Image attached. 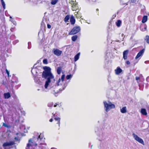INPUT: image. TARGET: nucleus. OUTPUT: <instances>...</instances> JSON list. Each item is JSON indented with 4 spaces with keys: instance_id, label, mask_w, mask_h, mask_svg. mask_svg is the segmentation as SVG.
Returning <instances> with one entry per match:
<instances>
[{
    "instance_id": "nucleus-1",
    "label": "nucleus",
    "mask_w": 149,
    "mask_h": 149,
    "mask_svg": "<svg viewBox=\"0 0 149 149\" xmlns=\"http://www.w3.org/2000/svg\"><path fill=\"white\" fill-rule=\"evenodd\" d=\"M65 76V74H63L61 78H59L55 82L54 77L51 72L50 68L49 67H46V69L42 73V77L47 79L45 85V88H47L49 83L53 80L54 81V86L50 88V91L55 96H58V93L64 90L68 85V83L64 80Z\"/></svg>"
},
{
    "instance_id": "nucleus-2",
    "label": "nucleus",
    "mask_w": 149,
    "mask_h": 149,
    "mask_svg": "<svg viewBox=\"0 0 149 149\" xmlns=\"http://www.w3.org/2000/svg\"><path fill=\"white\" fill-rule=\"evenodd\" d=\"M43 136L42 134H38V136L34 137L32 140L31 139L29 140L28 143L27 145L26 149H32L36 146L38 144L39 145V149H45L46 144L43 143L44 142Z\"/></svg>"
},
{
    "instance_id": "nucleus-3",
    "label": "nucleus",
    "mask_w": 149,
    "mask_h": 149,
    "mask_svg": "<svg viewBox=\"0 0 149 149\" xmlns=\"http://www.w3.org/2000/svg\"><path fill=\"white\" fill-rule=\"evenodd\" d=\"M34 66H33L31 71V72L33 76L34 81L36 83L39 84H41L42 82L40 81L41 78V77H39L38 76L37 71L38 70L36 68H34Z\"/></svg>"
},
{
    "instance_id": "nucleus-4",
    "label": "nucleus",
    "mask_w": 149,
    "mask_h": 149,
    "mask_svg": "<svg viewBox=\"0 0 149 149\" xmlns=\"http://www.w3.org/2000/svg\"><path fill=\"white\" fill-rule=\"evenodd\" d=\"M104 108L106 112L107 113L109 110L115 108V105L112 103L111 102L109 101H104Z\"/></svg>"
},
{
    "instance_id": "nucleus-5",
    "label": "nucleus",
    "mask_w": 149,
    "mask_h": 149,
    "mask_svg": "<svg viewBox=\"0 0 149 149\" xmlns=\"http://www.w3.org/2000/svg\"><path fill=\"white\" fill-rule=\"evenodd\" d=\"M80 30V28L79 26L74 27L69 32V35H74L78 33Z\"/></svg>"
},
{
    "instance_id": "nucleus-6",
    "label": "nucleus",
    "mask_w": 149,
    "mask_h": 149,
    "mask_svg": "<svg viewBox=\"0 0 149 149\" xmlns=\"http://www.w3.org/2000/svg\"><path fill=\"white\" fill-rule=\"evenodd\" d=\"M132 136L135 140L136 141L143 145H144V141L142 139L139 137L137 135L134 133L132 134Z\"/></svg>"
},
{
    "instance_id": "nucleus-7",
    "label": "nucleus",
    "mask_w": 149,
    "mask_h": 149,
    "mask_svg": "<svg viewBox=\"0 0 149 149\" xmlns=\"http://www.w3.org/2000/svg\"><path fill=\"white\" fill-rule=\"evenodd\" d=\"M53 52L55 55L57 56H60L62 54V51L59 50L58 49H54L53 50Z\"/></svg>"
},
{
    "instance_id": "nucleus-8",
    "label": "nucleus",
    "mask_w": 149,
    "mask_h": 149,
    "mask_svg": "<svg viewBox=\"0 0 149 149\" xmlns=\"http://www.w3.org/2000/svg\"><path fill=\"white\" fill-rule=\"evenodd\" d=\"M14 144V143L13 141L7 142L4 143L3 144V147H5L7 146L13 145Z\"/></svg>"
},
{
    "instance_id": "nucleus-9",
    "label": "nucleus",
    "mask_w": 149,
    "mask_h": 149,
    "mask_svg": "<svg viewBox=\"0 0 149 149\" xmlns=\"http://www.w3.org/2000/svg\"><path fill=\"white\" fill-rule=\"evenodd\" d=\"M144 52V49H143L141 50L137 54V55L135 57L136 59H137L138 58H139L140 56H142V54Z\"/></svg>"
},
{
    "instance_id": "nucleus-10",
    "label": "nucleus",
    "mask_w": 149,
    "mask_h": 149,
    "mask_svg": "<svg viewBox=\"0 0 149 149\" xmlns=\"http://www.w3.org/2000/svg\"><path fill=\"white\" fill-rule=\"evenodd\" d=\"M128 50H127L124 51L123 53V58L124 60H126L127 58V55L128 53Z\"/></svg>"
},
{
    "instance_id": "nucleus-11",
    "label": "nucleus",
    "mask_w": 149,
    "mask_h": 149,
    "mask_svg": "<svg viewBox=\"0 0 149 149\" xmlns=\"http://www.w3.org/2000/svg\"><path fill=\"white\" fill-rule=\"evenodd\" d=\"M70 0V2H71L73 3H71L72 5V10H75L77 8V4L73 3V2H74V0Z\"/></svg>"
},
{
    "instance_id": "nucleus-12",
    "label": "nucleus",
    "mask_w": 149,
    "mask_h": 149,
    "mask_svg": "<svg viewBox=\"0 0 149 149\" xmlns=\"http://www.w3.org/2000/svg\"><path fill=\"white\" fill-rule=\"evenodd\" d=\"M116 74H119L122 72V70L119 67H118L115 70Z\"/></svg>"
},
{
    "instance_id": "nucleus-13",
    "label": "nucleus",
    "mask_w": 149,
    "mask_h": 149,
    "mask_svg": "<svg viewBox=\"0 0 149 149\" xmlns=\"http://www.w3.org/2000/svg\"><path fill=\"white\" fill-rule=\"evenodd\" d=\"M54 119L56 121H58V123H57L59 124V126H60V118L58 117L57 116L54 115Z\"/></svg>"
},
{
    "instance_id": "nucleus-14",
    "label": "nucleus",
    "mask_w": 149,
    "mask_h": 149,
    "mask_svg": "<svg viewBox=\"0 0 149 149\" xmlns=\"http://www.w3.org/2000/svg\"><path fill=\"white\" fill-rule=\"evenodd\" d=\"M3 96L5 99H8L11 96L9 92L4 93L3 94Z\"/></svg>"
},
{
    "instance_id": "nucleus-15",
    "label": "nucleus",
    "mask_w": 149,
    "mask_h": 149,
    "mask_svg": "<svg viewBox=\"0 0 149 149\" xmlns=\"http://www.w3.org/2000/svg\"><path fill=\"white\" fill-rule=\"evenodd\" d=\"M120 111L121 113H125L127 112V109L126 107H124L121 108Z\"/></svg>"
},
{
    "instance_id": "nucleus-16",
    "label": "nucleus",
    "mask_w": 149,
    "mask_h": 149,
    "mask_svg": "<svg viewBox=\"0 0 149 149\" xmlns=\"http://www.w3.org/2000/svg\"><path fill=\"white\" fill-rule=\"evenodd\" d=\"M141 112L143 115L146 116L147 114L146 109L144 108L141 109Z\"/></svg>"
},
{
    "instance_id": "nucleus-17",
    "label": "nucleus",
    "mask_w": 149,
    "mask_h": 149,
    "mask_svg": "<svg viewBox=\"0 0 149 149\" xmlns=\"http://www.w3.org/2000/svg\"><path fill=\"white\" fill-rule=\"evenodd\" d=\"M80 55V53H79L77 54H76L74 57V61H77L79 58V56Z\"/></svg>"
},
{
    "instance_id": "nucleus-18",
    "label": "nucleus",
    "mask_w": 149,
    "mask_h": 149,
    "mask_svg": "<svg viewBox=\"0 0 149 149\" xmlns=\"http://www.w3.org/2000/svg\"><path fill=\"white\" fill-rule=\"evenodd\" d=\"M148 17L147 16H144L142 19V22L143 23H145L147 20Z\"/></svg>"
},
{
    "instance_id": "nucleus-19",
    "label": "nucleus",
    "mask_w": 149,
    "mask_h": 149,
    "mask_svg": "<svg viewBox=\"0 0 149 149\" xmlns=\"http://www.w3.org/2000/svg\"><path fill=\"white\" fill-rule=\"evenodd\" d=\"M70 21L72 24H74L75 23V19L73 17L71 16L70 19Z\"/></svg>"
},
{
    "instance_id": "nucleus-20",
    "label": "nucleus",
    "mask_w": 149,
    "mask_h": 149,
    "mask_svg": "<svg viewBox=\"0 0 149 149\" xmlns=\"http://www.w3.org/2000/svg\"><path fill=\"white\" fill-rule=\"evenodd\" d=\"M62 70V68L61 67H58L57 69V72L58 74H60Z\"/></svg>"
},
{
    "instance_id": "nucleus-21",
    "label": "nucleus",
    "mask_w": 149,
    "mask_h": 149,
    "mask_svg": "<svg viewBox=\"0 0 149 149\" xmlns=\"http://www.w3.org/2000/svg\"><path fill=\"white\" fill-rule=\"evenodd\" d=\"M58 1V0H52L51 3L52 5H54L56 4Z\"/></svg>"
},
{
    "instance_id": "nucleus-22",
    "label": "nucleus",
    "mask_w": 149,
    "mask_h": 149,
    "mask_svg": "<svg viewBox=\"0 0 149 149\" xmlns=\"http://www.w3.org/2000/svg\"><path fill=\"white\" fill-rule=\"evenodd\" d=\"M77 35L73 36L72 37V40L73 41H75L77 38Z\"/></svg>"
},
{
    "instance_id": "nucleus-23",
    "label": "nucleus",
    "mask_w": 149,
    "mask_h": 149,
    "mask_svg": "<svg viewBox=\"0 0 149 149\" xmlns=\"http://www.w3.org/2000/svg\"><path fill=\"white\" fill-rule=\"evenodd\" d=\"M70 18V16L69 15H67L65 18H64V21L65 22H68V20Z\"/></svg>"
},
{
    "instance_id": "nucleus-24",
    "label": "nucleus",
    "mask_w": 149,
    "mask_h": 149,
    "mask_svg": "<svg viewBox=\"0 0 149 149\" xmlns=\"http://www.w3.org/2000/svg\"><path fill=\"white\" fill-rule=\"evenodd\" d=\"M145 40L146 41V42L147 43L149 44V36L148 35H146V36L145 38Z\"/></svg>"
},
{
    "instance_id": "nucleus-25",
    "label": "nucleus",
    "mask_w": 149,
    "mask_h": 149,
    "mask_svg": "<svg viewBox=\"0 0 149 149\" xmlns=\"http://www.w3.org/2000/svg\"><path fill=\"white\" fill-rule=\"evenodd\" d=\"M147 26L146 24H145L144 26V29L142 28V27H140L141 30L142 31H145L147 30Z\"/></svg>"
},
{
    "instance_id": "nucleus-26",
    "label": "nucleus",
    "mask_w": 149,
    "mask_h": 149,
    "mask_svg": "<svg viewBox=\"0 0 149 149\" xmlns=\"http://www.w3.org/2000/svg\"><path fill=\"white\" fill-rule=\"evenodd\" d=\"M121 23V21L120 20H118L116 22V24L117 26L119 27L120 26Z\"/></svg>"
},
{
    "instance_id": "nucleus-27",
    "label": "nucleus",
    "mask_w": 149,
    "mask_h": 149,
    "mask_svg": "<svg viewBox=\"0 0 149 149\" xmlns=\"http://www.w3.org/2000/svg\"><path fill=\"white\" fill-rule=\"evenodd\" d=\"M1 3L3 7V9H5L6 8V7H5L6 5H5L4 2V1L3 0H1Z\"/></svg>"
},
{
    "instance_id": "nucleus-28",
    "label": "nucleus",
    "mask_w": 149,
    "mask_h": 149,
    "mask_svg": "<svg viewBox=\"0 0 149 149\" xmlns=\"http://www.w3.org/2000/svg\"><path fill=\"white\" fill-rule=\"evenodd\" d=\"M72 75L71 74L67 75L66 77V78L67 79H69L71 78H72Z\"/></svg>"
},
{
    "instance_id": "nucleus-29",
    "label": "nucleus",
    "mask_w": 149,
    "mask_h": 149,
    "mask_svg": "<svg viewBox=\"0 0 149 149\" xmlns=\"http://www.w3.org/2000/svg\"><path fill=\"white\" fill-rule=\"evenodd\" d=\"M53 105V103L52 102L49 103L48 104V106L49 107H52Z\"/></svg>"
},
{
    "instance_id": "nucleus-30",
    "label": "nucleus",
    "mask_w": 149,
    "mask_h": 149,
    "mask_svg": "<svg viewBox=\"0 0 149 149\" xmlns=\"http://www.w3.org/2000/svg\"><path fill=\"white\" fill-rule=\"evenodd\" d=\"M43 62L44 64H47L48 63L47 60L46 59H44L43 60Z\"/></svg>"
},
{
    "instance_id": "nucleus-31",
    "label": "nucleus",
    "mask_w": 149,
    "mask_h": 149,
    "mask_svg": "<svg viewBox=\"0 0 149 149\" xmlns=\"http://www.w3.org/2000/svg\"><path fill=\"white\" fill-rule=\"evenodd\" d=\"M3 125L7 128H9L10 127V125H7L6 124L4 123H3Z\"/></svg>"
},
{
    "instance_id": "nucleus-32",
    "label": "nucleus",
    "mask_w": 149,
    "mask_h": 149,
    "mask_svg": "<svg viewBox=\"0 0 149 149\" xmlns=\"http://www.w3.org/2000/svg\"><path fill=\"white\" fill-rule=\"evenodd\" d=\"M28 48L29 49L31 47V43L30 42H29L28 43Z\"/></svg>"
},
{
    "instance_id": "nucleus-33",
    "label": "nucleus",
    "mask_w": 149,
    "mask_h": 149,
    "mask_svg": "<svg viewBox=\"0 0 149 149\" xmlns=\"http://www.w3.org/2000/svg\"><path fill=\"white\" fill-rule=\"evenodd\" d=\"M136 80L137 81V82L138 83L139 81L140 80V77H136L135 78Z\"/></svg>"
},
{
    "instance_id": "nucleus-34",
    "label": "nucleus",
    "mask_w": 149,
    "mask_h": 149,
    "mask_svg": "<svg viewBox=\"0 0 149 149\" xmlns=\"http://www.w3.org/2000/svg\"><path fill=\"white\" fill-rule=\"evenodd\" d=\"M6 73H7V75H8V76L9 77V71L7 70V69H6Z\"/></svg>"
},
{
    "instance_id": "nucleus-35",
    "label": "nucleus",
    "mask_w": 149,
    "mask_h": 149,
    "mask_svg": "<svg viewBox=\"0 0 149 149\" xmlns=\"http://www.w3.org/2000/svg\"><path fill=\"white\" fill-rule=\"evenodd\" d=\"M136 2V0H131V2L132 3H135Z\"/></svg>"
},
{
    "instance_id": "nucleus-36",
    "label": "nucleus",
    "mask_w": 149,
    "mask_h": 149,
    "mask_svg": "<svg viewBox=\"0 0 149 149\" xmlns=\"http://www.w3.org/2000/svg\"><path fill=\"white\" fill-rule=\"evenodd\" d=\"M47 27L48 29H50L51 27V26L50 24H47Z\"/></svg>"
},
{
    "instance_id": "nucleus-37",
    "label": "nucleus",
    "mask_w": 149,
    "mask_h": 149,
    "mask_svg": "<svg viewBox=\"0 0 149 149\" xmlns=\"http://www.w3.org/2000/svg\"><path fill=\"white\" fill-rule=\"evenodd\" d=\"M146 80L147 82H149V76L147 77Z\"/></svg>"
},
{
    "instance_id": "nucleus-38",
    "label": "nucleus",
    "mask_w": 149,
    "mask_h": 149,
    "mask_svg": "<svg viewBox=\"0 0 149 149\" xmlns=\"http://www.w3.org/2000/svg\"><path fill=\"white\" fill-rule=\"evenodd\" d=\"M145 63L146 64H149V61H146L145 62Z\"/></svg>"
},
{
    "instance_id": "nucleus-39",
    "label": "nucleus",
    "mask_w": 149,
    "mask_h": 149,
    "mask_svg": "<svg viewBox=\"0 0 149 149\" xmlns=\"http://www.w3.org/2000/svg\"><path fill=\"white\" fill-rule=\"evenodd\" d=\"M126 63L127 65H129L130 64V63L129 61H126Z\"/></svg>"
},
{
    "instance_id": "nucleus-40",
    "label": "nucleus",
    "mask_w": 149,
    "mask_h": 149,
    "mask_svg": "<svg viewBox=\"0 0 149 149\" xmlns=\"http://www.w3.org/2000/svg\"><path fill=\"white\" fill-rule=\"evenodd\" d=\"M13 23L15 22V21L13 19H11L10 20Z\"/></svg>"
},
{
    "instance_id": "nucleus-41",
    "label": "nucleus",
    "mask_w": 149,
    "mask_h": 149,
    "mask_svg": "<svg viewBox=\"0 0 149 149\" xmlns=\"http://www.w3.org/2000/svg\"><path fill=\"white\" fill-rule=\"evenodd\" d=\"M57 105H58V104H57L56 103L54 105V107H56Z\"/></svg>"
},
{
    "instance_id": "nucleus-42",
    "label": "nucleus",
    "mask_w": 149,
    "mask_h": 149,
    "mask_svg": "<svg viewBox=\"0 0 149 149\" xmlns=\"http://www.w3.org/2000/svg\"><path fill=\"white\" fill-rule=\"evenodd\" d=\"M53 120V119L52 118H51L49 120V121L50 122H52Z\"/></svg>"
},
{
    "instance_id": "nucleus-43",
    "label": "nucleus",
    "mask_w": 149,
    "mask_h": 149,
    "mask_svg": "<svg viewBox=\"0 0 149 149\" xmlns=\"http://www.w3.org/2000/svg\"><path fill=\"white\" fill-rule=\"evenodd\" d=\"M13 23V24H14V25H16V22H14Z\"/></svg>"
},
{
    "instance_id": "nucleus-44",
    "label": "nucleus",
    "mask_w": 149,
    "mask_h": 149,
    "mask_svg": "<svg viewBox=\"0 0 149 149\" xmlns=\"http://www.w3.org/2000/svg\"><path fill=\"white\" fill-rule=\"evenodd\" d=\"M121 36H122V37L123 36H124V34H123V33H122V35H121Z\"/></svg>"
},
{
    "instance_id": "nucleus-45",
    "label": "nucleus",
    "mask_w": 149,
    "mask_h": 149,
    "mask_svg": "<svg viewBox=\"0 0 149 149\" xmlns=\"http://www.w3.org/2000/svg\"><path fill=\"white\" fill-rule=\"evenodd\" d=\"M51 149H56V148H51Z\"/></svg>"
},
{
    "instance_id": "nucleus-46",
    "label": "nucleus",
    "mask_w": 149,
    "mask_h": 149,
    "mask_svg": "<svg viewBox=\"0 0 149 149\" xmlns=\"http://www.w3.org/2000/svg\"><path fill=\"white\" fill-rule=\"evenodd\" d=\"M10 19H12V17L11 16H10Z\"/></svg>"
},
{
    "instance_id": "nucleus-47",
    "label": "nucleus",
    "mask_w": 149,
    "mask_h": 149,
    "mask_svg": "<svg viewBox=\"0 0 149 149\" xmlns=\"http://www.w3.org/2000/svg\"><path fill=\"white\" fill-rule=\"evenodd\" d=\"M117 42H120V41H119V40H118L117 41Z\"/></svg>"
},
{
    "instance_id": "nucleus-48",
    "label": "nucleus",
    "mask_w": 149,
    "mask_h": 149,
    "mask_svg": "<svg viewBox=\"0 0 149 149\" xmlns=\"http://www.w3.org/2000/svg\"><path fill=\"white\" fill-rule=\"evenodd\" d=\"M13 28H12L11 29H10V30L11 31H12V29Z\"/></svg>"
},
{
    "instance_id": "nucleus-49",
    "label": "nucleus",
    "mask_w": 149,
    "mask_h": 149,
    "mask_svg": "<svg viewBox=\"0 0 149 149\" xmlns=\"http://www.w3.org/2000/svg\"><path fill=\"white\" fill-rule=\"evenodd\" d=\"M96 10H98V9H96Z\"/></svg>"
},
{
    "instance_id": "nucleus-50",
    "label": "nucleus",
    "mask_w": 149,
    "mask_h": 149,
    "mask_svg": "<svg viewBox=\"0 0 149 149\" xmlns=\"http://www.w3.org/2000/svg\"><path fill=\"white\" fill-rule=\"evenodd\" d=\"M38 91H39V89H38Z\"/></svg>"
},
{
    "instance_id": "nucleus-51",
    "label": "nucleus",
    "mask_w": 149,
    "mask_h": 149,
    "mask_svg": "<svg viewBox=\"0 0 149 149\" xmlns=\"http://www.w3.org/2000/svg\"><path fill=\"white\" fill-rule=\"evenodd\" d=\"M44 91H45V92H46L47 91H45V90H44Z\"/></svg>"
},
{
    "instance_id": "nucleus-52",
    "label": "nucleus",
    "mask_w": 149,
    "mask_h": 149,
    "mask_svg": "<svg viewBox=\"0 0 149 149\" xmlns=\"http://www.w3.org/2000/svg\"><path fill=\"white\" fill-rule=\"evenodd\" d=\"M124 38V36L123 37V39Z\"/></svg>"
}]
</instances>
